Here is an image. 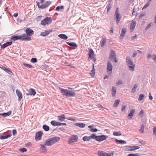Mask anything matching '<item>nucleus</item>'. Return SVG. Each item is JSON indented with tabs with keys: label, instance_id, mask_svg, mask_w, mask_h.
Returning a JSON list of instances; mask_svg holds the SVG:
<instances>
[{
	"label": "nucleus",
	"instance_id": "nucleus-1",
	"mask_svg": "<svg viewBox=\"0 0 156 156\" xmlns=\"http://www.w3.org/2000/svg\"><path fill=\"white\" fill-rule=\"evenodd\" d=\"M60 138L58 137L51 138L47 140L44 142V145L47 146H51L59 140Z\"/></svg>",
	"mask_w": 156,
	"mask_h": 156
},
{
	"label": "nucleus",
	"instance_id": "nucleus-2",
	"mask_svg": "<svg viewBox=\"0 0 156 156\" xmlns=\"http://www.w3.org/2000/svg\"><path fill=\"white\" fill-rule=\"evenodd\" d=\"M61 93L62 95L66 97H73L76 95V93L73 91L70 90L59 88Z\"/></svg>",
	"mask_w": 156,
	"mask_h": 156
},
{
	"label": "nucleus",
	"instance_id": "nucleus-3",
	"mask_svg": "<svg viewBox=\"0 0 156 156\" xmlns=\"http://www.w3.org/2000/svg\"><path fill=\"white\" fill-rule=\"evenodd\" d=\"M36 3L39 8L44 9L47 7L51 4V2L50 1L45 2L44 0H41L40 2H37Z\"/></svg>",
	"mask_w": 156,
	"mask_h": 156
},
{
	"label": "nucleus",
	"instance_id": "nucleus-4",
	"mask_svg": "<svg viewBox=\"0 0 156 156\" xmlns=\"http://www.w3.org/2000/svg\"><path fill=\"white\" fill-rule=\"evenodd\" d=\"M126 61L127 64L129 66V70L131 71L134 70L135 67V65L131 60L129 56L126 57Z\"/></svg>",
	"mask_w": 156,
	"mask_h": 156
},
{
	"label": "nucleus",
	"instance_id": "nucleus-5",
	"mask_svg": "<svg viewBox=\"0 0 156 156\" xmlns=\"http://www.w3.org/2000/svg\"><path fill=\"white\" fill-rule=\"evenodd\" d=\"M78 140V137L77 136L74 135L71 136L70 138L68 141V143L69 144L72 145L74 143L77 142Z\"/></svg>",
	"mask_w": 156,
	"mask_h": 156
},
{
	"label": "nucleus",
	"instance_id": "nucleus-6",
	"mask_svg": "<svg viewBox=\"0 0 156 156\" xmlns=\"http://www.w3.org/2000/svg\"><path fill=\"white\" fill-rule=\"evenodd\" d=\"M52 21L51 18L46 17L44 19L42 20L41 22V24L43 25H45L51 23Z\"/></svg>",
	"mask_w": 156,
	"mask_h": 156
},
{
	"label": "nucleus",
	"instance_id": "nucleus-7",
	"mask_svg": "<svg viewBox=\"0 0 156 156\" xmlns=\"http://www.w3.org/2000/svg\"><path fill=\"white\" fill-rule=\"evenodd\" d=\"M116 59V55L115 54V53L113 50H112L110 53V59L112 61L114 59V62H117V61Z\"/></svg>",
	"mask_w": 156,
	"mask_h": 156
},
{
	"label": "nucleus",
	"instance_id": "nucleus-8",
	"mask_svg": "<svg viewBox=\"0 0 156 156\" xmlns=\"http://www.w3.org/2000/svg\"><path fill=\"white\" fill-rule=\"evenodd\" d=\"M115 16V17L116 19V23H118L119 22L121 17L119 13V9L118 8L116 9Z\"/></svg>",
	"mask_w": 156,
	"mask_h": 156
},
{
	"label": "nucleus",
	"instance_id": "nucleus-9",
	"mask_svg": "<svg viewBox=\"0 0 156 156\" xmlns=\"http://www.w3.org/2000/svg\"><path fill=\"white\" fill-rule=\"evenodd\" d=\"M113 66L111 62L108 61L107 63V71L108 73H111L112 72Z\"/></svg>",
	"mask_w": 156,
	"mask_h": 156
},
{
	"label": "nucleus",
	"instance_id": "nucleus-10",
	"mask_svg": "<svg viewBox=\"0 0 156 156\" xmlns=\"http://www.w3.org/2000/svg\"><path fill=\"white\" fill-rule=\"evenodd\" d=\"M107 137L108 136L104 135L98 136L96 137V140L99 142L102 141L106 139Z\"/></svg>",
	"mask_w": 156,
	"mask_h": 156
},
{
	"label": "nucleus",
	"instance_id": "nucleus-11",
	"mask_svg": "<svg viewBox=\"0 0 156 156\" xmlns=\"http://www.w3.org/2000/svg\"><path fill=\"white\" fill-rule=\"evenodd\" d=\"M20 40H27L29 41L30 40V37H28L27 34H23L21 35H19Z\"/></svg>",
	"mask_w": 156,
	"mask_h": 156
},
{
	"label": "nucleus",
	"instance_id": "nucleus-12",
	"mask_svg": "<svg viewBox=\"0 0 156 156\" xmlns=\"http://www.w3.org/2000/svg\"><path fill=\"white\" fill-rule=\"evenodd\" d=\"M27 35L28 36H32L34 34V31L31 29L27 28L26 30Z\"/></svg>",
	"mask_w": 156,
	"mask_h": 156
},
{
	"label": "nucleus",
	"instance_id": "nucleus-13",
	"mask_svg": "<svg viewBox=\"0 0 156 156\" xmlns=\"http://www.w3.org/2000/svg\"><path fill=\"white\" fill-rule=\"evenodd\" d=\"M16 94L18 97V101H20L23 98V96L21 92L19 90L17 89L16 90Z\"/></svg>",
	"mask_w": 156,
	"mask_h": 156
},
{
	"label": "nucleus",
	"instance_id": "nucleus-14",
	"mask_svg": "<svg viewBox=\"0 0 156 156\" xmlns=\"http://www.w3.org/2000/svg\"><path fill=\"white\" fill-rule=\"evenodd\" d=\"M42 135V132L41 131H38L36 134L35 139L36 140H39L41 138Z\"/></svg>",
	"mask_w": 156,
	"mask_h": 156
},
{
	"label": "nucleus",
	"instance_id": "nucleus-15",
	"mask_svg": "<svg viewBox=\"0 0 156 156\" xmlns=\"http://www.w3.org/2000/svg\"><path fill=\"white\" fill-rule=\"evenodd\" d=\"M36 94L35 90L32 88H30L29 90V93L26 94L27 95H33L34 96Z\"/></svg>",
	"mask_w": 156,
	"mask_h": 156
},
{
	"label": "nucleus",
	"instance_id": "nucleus-16",
	"mask_svg": "<svg viewBox=\"0 0 156 156\" xmlns=\"http://www.w3.org/2000/svg\"><path fill=\"white\" fill-rule=\"evenodd\" d=\"M12 44V42H7L4 44H3L1 46V49H3L6 48V47Z\"/></svg>",
	"mask_w": 156,
	"mask_h": 156
},
{
	"label": "nucleus",
	"instance_id": "nucleus-17",
	"mask_svg": "<svg viewBox=\"0 0 156 156\" xmlns=\"http://www.w3.org/2000/svg\"><path fill=\"white\" fill-rule=\"evenodd\" d=\"M116 89L115 87L114 86H112V96L114 97L116 94Z\"/></svg>",
	"mask_w": 156,
	"mask_h": 156
},
{
	"label": "nucleus",
	"instance_id": "nucleus-18",
	"mask_svg": "<svg viewBox=\"0 0 156 156\" xmlns=\"http://www.w3.org/2000/svg\"><path fill=\"white\" fill-rule=\"evenodd\" d=\"M75 125L81 128H84L86 126L85 124L82 123H76L75 124Z\"/></svg>",
	"mask_w": 156,
	"mask_h": 156
},
{
	"label": "nucleus",
	"instance_id": "nucleus-19",
	"mask_svg": "<svg viewBox=\"0 0 156 156\" xmlns=\"http://www.w3.org/2000/svg\"><path fill=\"white\" fill-rule=\"evenodd\" d=\"M58 37L61 39L64 40H66L68 38V37L66 35L64 34H60L58 35Z\"/></svg>",
	"mask_w": 156,
	"mask_h": 156
},
{
	"label": "nucleus",
	"instance_id": "nucleus-20",
	"mask_svg": "<svg viewBox=\"0 0 156 156\" xmlns=\"http://www.w3.org/2000/svg\"><path fill=\"white\" fill-rule=\"evenodd\" d=\"M89 49V56L90 58H93L94 55V51L91 48Z\"/></svg>",
	"mask_w": 156,
	"mask_h": 156
},
{
	"label": "nucleus",
	"instance_id": "nucleus-21",
	"mask_svg": "<svg viewBox=\"0 0 156 156\" xmlns=\"http://www.w3.org/2000/svg\"><path fill=\"white\" fill-rule=\"evenodd\" d=\"M11 111H10L6 113L0 114V115L3 116L4 117H7L10 115L11 113Z\"/></svg>",
	"mask_w": 156,
	"mask_h": 156
},
{
	"label": "nucleus",
	"instance_id": "nucleus-22",
	"mask_svg": "<svg viewBox=\"0 0 156 156\" xmlns=\"http://www.w3.org/2000/svg\"><path fill=\"white\" fill-rule=\"evenodd\" d=\"M58 120L61 121H62L66 119V117L64 114H62L60 116H58Z\"/></svg>",
	"mask_w": 156,
	"mask_h": 156
},
{
	"label": "nucleus",
	"instance_id": "nucleus-23",
	"mask_svg": "<svg viewBox=\"0 0 156 156\" xmlns=\"http://www.w3.org/2000/svg\"><path fill=\"white\" fill-rule=\"evenodd\" d=\"M126 29L124 28H122L120 35V37H123L125 35Z\"/></svg>",
	"mask_w": 156,
	"mask_h": 156
},
{
	"label": "nucleus",
	"instance_id": "nucleus-24",
	"mask_svg": "<svg viewBox=\"0 0 156 156\" xmlns=\"http://www.w3.org/2000/svg\"><path fill=\"white\" fill-rule=\"evenodd\" d=\"M135 112V110L134 109L132 110L129 113V114L128 116L130 118H132Z\"/></svg>",
	"mask_w": 156,
	"mask_h": 156
},
{
	"label": "nucleus",
	"instance_id": "nucleus-25",
	"mask_svg": "<svg viewBox=\"0 0 156 156\" xmlns=\"http://www.w3.org/2000/svg\"><path fill=\"white\" fill-rule=\"evenodd\" d=\"M99 156H106V152L101 151H99L98 152Z\"/></svg>",
	"mask_w": 156,
	"mask_h": 156
},
{
	"label": "nucleus",
	"instance_id": "nucleus-26",
	"mask_svg": "<svg viewBox=\"0 0 156 156\" xmlns=\"http://www.w3.org/2000/svg\"><path fill=\"white\" fill-rule=\"evenodd\" d=\"M11 39L14 41L18 39H20V36L19 35L12 36L11 37Z\"/></svg>",
	"mask_w": 156,
	"mask_h": 156
},
{
	"label": "nucleus",
	"instance_id": "nucleus-27",
	"mask_svg": "<svg viewBox=\"0 0 156 156\" xmlns=\"http://www.w3.org/2000/svg\"><path fill=\"white\" fill-rule=\"evenodd\" d=\"M66 44L69 45L73 47H77V45L73 42H67Z\"/></svg>",
	"mask_w": 156,
	"mask_h": 156
},
{
	"label": "nucleus",
	"instance_id": "nucleus-28",
	"mask_svg": "<svg viewBox=\"0 0 156 156\" xmlns=\"http://www.w3.org/2000/svg\"><path fill=\"white\" fill-rule=\"evenodd\" d=\"M138 85L137 84H135L134 85V86L132 88L131 92L132 93H134L136 90V88L138 87Z\"/></svg>",
	"mask_w": 156,
	"mask_h": 156
},
{
	"label": "nucleus",
	"instance_id": "nucleus-29",
	"mask_svg": "<svg viewBox=\"0 0 156 156\" xmlns=\"http://www.w3.org/2000/svg\"><path fill=\"white\" fill-rule=\"evenodd\" d=\"M136 25V23L135 22H132L131 23L130 26V29L131 30H133L135 27Z\"/></svg>",
	"mask_w": 156,
	"mask_h": 156
},
{
	"label": "nucleus",
	"instance_id": "nucleus-30",
	"mask_svg": "<svg viewBox=\"0 0 156 156\" xmlns=\"http://www.w3.org/2000/svg\"><path fill=\"white\" fill-rule=\"evenodd\" d=\"M145 97V95L143 94H140L138 98V101H141Z\"/></svg>",
	"mask_w": 156,
	"mask_h": 156
},
{
	"label": "nucleus",
	"instance_id": "nucleus-31",
	"mask_svg": "<svg viewBox=\"0 0 156 156\" xmlns=\"http://www.w3.org/2000/svg\"><path fill=\"white\" fill-rule=\"evenodd\" d=\"M49 33V32L48 31H45L41 32L40 34V35L42 36H45L48 35Z\"/></svg>",
	"mask_w": 156,
	"mask_h": 156
},
{
	"label": "nucleus",
	"instance_id": "nucleus-32",
	"mask_svg": "<svg viewBox=\"0 0 156 156\" xmlns=\"http://www.w3.org/2000/svg\"><path fill=\"white\" fill-rule=\"evenodd\" d=\"M11 136V134H8L6 136H1L0 137V139H7V138H8V137H10V136Z\"/></svg>",
	"mask_w": 156,
	"mask_h": 156
},
{
	"label": "nucleus",
	"instance_id": "nucleus-33",
	"mask_svg": "<svg viewBox=\"0 0 156 156\" xmlns=\"http://www.w3.org/2000/svg\"><path fill=\"white\" fill-rule=\"evenodd\" d=\"M120 102V100L119 99L116 100L114 104V106L115 107H117L118 105L119 104Z\"/></svg>",
	"mask_w": 156,
	"mask_h": 156
},
{
	"label": "nucleus",
	"instance_id": "nucleus-34",
	"mask_svg": "<svg viewBox=\"0 0 156 156\" xmlns=\"http://www.w3.org/2000/svg\"><path fill=\"white\" fill-rule=\"evenodd\" d=\"M43 128L45 131H48L49 129V127L48 126L46 125H44L43 126Z\"/></svg>",
	"mask_w": 156,
	"mask_h": 156
},
{
	"label": "nucleus",
	"instance_id": "nucleus-35",
	"mask_svg": "<svg viewBox=\"0 0 156 156\" xmlns=\"http://www.w3.org/2000/svg\"><path fill=\"white\" fill-rule=\"evenodd\" d=\"M83 140L84 141H89L90 139L89 136H84L83 138Z\"/></svg>",
	"mask_w": 156,
	"mask_h": 156
},
{
	"label": "nucleus",
	"instance_id": "nucleus-36",
	"mask_svg": "<svg viewBox=\"0 0 156 156\" xmlns=\"http://www.w3.org/2000/svg\"><path fill=\"white\" fill-rule=\"evenodd\" d=\"M113 134L115 136H120L122 135L121 132L119 131L118 132L115 131L113 132Z\"/></svg>",
	"mask_w": 156,
	"mask_h": 156
},
{
	"label": "nucleus",
	"instance_id": "nucleus-37",
	"mask_svg": "<svg viewBox=\"0 0 156 156\" xmlns=\"http://www.w3.org/2000/svg\"><path fill=\"white\" fill-rule=\"evenodd\" d=\"M106 42V39H103L101 40V46L103 47Z\"/></svg>",
	"mask_w": 156,
	"mask_h": 156
},
{
	"label": "nucleus",
	"instance_id": "nucleus-38",
	"mask_svg": "<svg viewBox=\"0 0 156 156\" xmlns=\"http://www.w3.org/2000/svg\"><path fill=\"white\" fill-rule=\"evenodd\" d=\"M115 141L116 142H119V143H120V144H126V142L125 141L123 140H118L117 139H115Z\"/></svg>",
	"mask_w": 156,
	"mask_h": 156
},
{
	"label": "nucleus",
	"instance_id": "nucleus-39",
	"mask_svg": "<svg viewBox=\"0 0 156 156\" xmlns=\"http://www.w3.org/2000/svg\"><path fill=\"white\" fill-rule=\"evenodd\" d=\"M90 74L92 76H94L95 75L94 69V66L92 68V70L90 73Z\"/></svg>",
	"mask_w": 156,
	"mask_h": 156
},
{
	"label": "nucleus",
	"instance_id": "nucleus-40",
	"mask_svg": "<svg viewBox=\"0 0 156 156\" xmlns=\"http://www.w3.org/2000/svg\"><path fill=\"white\" fill-rule=\"evenodd\" d=\"M153 25V23H149L147 26L145 28V30H147L148 29H149L150 27Z\"/></svg>",
	"mask_w": 156,
	"mask_h": 156
},
{
	"label": "nucleus",
	"instance_id": "nucleus-41",
	"mask_svg": "<svg viewBox=\"0 0 156 156\" xmlns=\"http://www.w3.org/2000/svg\"><path fill=\"white\" fill-rule=\"evenodd\" d=\"M23 65L25 67H27L28 68H32L33 67V66L30 65L26 64V63H23Z\"/></svg>",
	"mask_w": 156,
	"mask_h": 156
},
{
	"label": "nucleus",
	"instance_id": "nucleus-42",
	"mask_svg": "<svg viewBox=\"0 0 156 156\" xmlns=\"http://www.w3.org/2000/svg\"><path fill=\"white\" fill-rule=\"evenodd\" d=\"M126 151H133V149H132V147L131 146H129L127 147L126 148Z\"/></svg>",
	"mask_w": 156,
	"mask_h": 156
},
{
	"label": "nucleus",
	"instance_id": "nucleus-43",
	"mask_svg": "<svg viewBox=\"0 0 156 156\" xmlns=\"http://www.w3.org/2000/svg\"><path fill=\"white\" fill-rule=\"evenodd\" d=\"M90 137V139L91 138L95 139L96 140V137H97V136H96L94 134H93L89 136Z\"/></svg>",
	"mask_w": 156,
	"mask_h": 156
},
{
	"label": "nucleus",
	"instance_id": "nucleus-44",
	"mask_svg": "<svg viewBox=\"0 0 156 156\" xmlns=\"http://www.w3.org/2000/svg\"><path fill=\"white\" fill-rule=\"evenodd\" d=\"M150 4V3H149V2H147L144 6L143 7L142 9L143 10L147 8L149 6Z\"/></svg>",
	"mask_w": 156,
	"mask_h": 156
},
{
	"label": "nucleus",
	"instance_id": "nucleus-45",
	"mask_svg": "<svg viewBox=\"0 0 156 156\" xmlns=\"http://www.w3.org/2000/svg\"><path fill=\"white\" fill-rule=\"evenodd\" d=\"M132 147V149H133V151H134L135 150H136V149H137L139 148L140 147H139L138 146H131Z\"/></svg>",
	"mask_w": 156,
	"mask_h": 156
},
{
	"label": "nucleus",
	"instance_id": "nucleus-46",
	"mask_svg": "<svg viewBox=\"0 0 156 156\" xmlns=\"http://www.w3.org/2000/svg\"><path fill=\"white\" fill-rule=\"evenodd\" d=\"M152 58L154 62L156 63V55L154 54L152 55Z\"/></svg>",
	"mask_w": 156,
	"mask_h": 156
},
{
	"label": "nucleus",
	"instance_id": "nucleus-47",
	"mask_svg": "<svg viewBox=\"0 0 156 156\" xmlns=\"http://www.w3.org/2000/svg\"><path fill=\"white\" fill-rule=\"evenodd\" d=\"M37 62V59L36 58H33L31 59V62L32 63H35Z\"/></svg>",
	"mask_w": 156,
	"mask_h": 156
},
{
	"label": "nucleus",
	"instance_id": "nucleus-48",
	"mask_svg": "<svg viewBox=\"0 0 156 156\" xmlns=\"http://www.w3.org/2000/svg\"><path fill=\"white\" fill-rule=\"evenodd\" d=\"M144 125H142L140 128V131L142 133H144Z\"/></svg>",
	"mask_w": 156,
	"mask_h": 156
},
{
	"label": "nucleus",
	"instance_id": "nucleus-49",
	"mask_svg": "<svg viewBox=\"0 0 156 156\" xmlns=\"http://www.w3.org/2000/svg\"><path fill=\"white\" fill-rule=\"evenodd\" d=\"M64 6H58L57 7L56 9V10H59L60 9H64Z\"/></svg>",
	"mask_w": 156,
	"mask_h": 156
},
{
	"label": "nucleus",
	"instance_id": "nucleus-50",
	"mask_svg": "<svg viewBox=\"0 0 156 156\" xmlns=\"http://www.w3.org/2000/svg\"><path fill=\"white\" fill-rule=\"evenodd\" d=\"M123 83V82L121 80H120L118 81L116 83V84L117 85H119L121 84H122Z\"/></svg>",
	"mask_w": 156,
	"mask_h": 156
},
{
	"label": "nucleus",
	"instance_id": "nucleus-51",
	"mask_svg": "<svg viewBox=\"0 0 156 156\" xmlns=\"http://www.w3.org/2000/svg\"><path fill=\"white\" fill-rule=\"evenodd\" d=\"M56 122L54 120H52L51 122V124L54 126H56Z\"/></svg>",
	"mask_w": 156,
	"mask_h": 156
},
{
	"label": "nucleus",
	"instance_id": "nucleus-52",
	"mask_svg": "<svg viewBox=\"0 0 156 156\" xmlns=\"http://www.w3.org/2000/svg\"><path fill=\"white\" fill-rule=\"evenodd\" d=\"M45 146L44 145H44H41V149L43 150H44V151H45L46 149V147H45Z\"/></svg>",
	"mask_w": 156,
	"mask_h": 156
},
{
	"label": "nucleus",
	"instance_id": "nucleus-53",
	"mask_svg": "<svg viewBox=\"0 0 156 156\" xmlns=\"http://www.w3.org/2000/svg\"><path fill=\"white\" fill-rule=\"evenodd\" d=\"M128 156H139L137 154H130L128 155Z\"/></svg>",
	"mask_w": 156,
	"mask_h": 156
},
{
	"label": "nucleus",
	"instance_id": "nucleus-54",
	"mask_svg": "<svg viewBox=\"0 0 156 156\" xmlns=\"http://www.w3.org/2000/svg\"><path fill=\"white\" fill-rule=\"evenodd\" d=\"M114 153L112 152L110 153H106V156H113Z\"/></svg>",
	"mask_w": 156,
	"mask_h": 156
},
{
	"label": "nucleus",
	"instance_id": "nucleus-55",
	"mask_svg": "<svg viewBox=\"0 0 156 156\" xmlns=\"http://www.w3.org/2000/svg\"><path fill=\"white\" fill-rule=\"evenodd\" d=\"M135 8H134L133 9V12H132V14L133 15L136 16L137 15V13L135 11Z\"/></svg>",
	"mask_w": 156,
	"mask_h": 156
},
{
	"label": "nucleus",
	"instance_id": "nucleus-56",
	"mask_svg": "<svg viewBox=\"0 0 156 156\" xmlns=\"http://www.w3.org/2000/svg\"><path fill=\"white\" fill-rule=\"evenodd\" d=\"M88 127L90 128L89 130L90 131L92 132V130L94 129V128H93V126L92 125L89 126H88Z\"/></svg>",
	"mask_w": 156,
	"mask_h": 156
},
{
	"label": "nucleus",
	"instance_id": "nucleus-57",
	"mask_svg": "<svg viewBox=\"0 0 156 156\" xmlns=\"http://www.w3.org/2000/svg\"><path fill=\"white\" fill-rule=\"evenodd\" d=\"M153 134L156 135V126L154 127L153 131Z\"/></svg>",
	"mask_w": 156,
	"mask_h": 156
},
{
	"label": "nucleus",
	"instance_id": "nucleus-58",
	"mask_svg": "<svg viewBox=\"0 0 156 156\" xmlns=\"http://www.w3.org/2000/svg\"><path fill=\"white\" fill-rule=\"evenodd\" d=\"M20 151L22 152H24L27 151V149L25 148H22L20 149Z\"/></svg>",
	"mask_w": 156,
	"mask_h": 156
},
{
	"label": "nucleus",
	"instance_id": "nucleus-59",
	"mask_svg": "<svg viewBox=\"0 0 156 156\" xmlns=\"http://www.w3.org/2000/svg\"><path fill=\"white\" fill-rule=\"evenodd\" d=\"M137 54V52L136 51H135L133 52V58H134L136 55Z\"/></svg>",
	"mask_w": 156,
	"mask_h": 156
},
{
	"label": "nucleus",
	"instance_id": "nucleus-60",
	"mask_svg": "<svg viewBox=\"0 0 156 156\" xmlns=\"http://www.w3.org/2000/svg\"><path fill=\"white\" fill-rule=\"evenodd\" d=\"M12 134L13 136H15L16 134V131L15 129L12 130Z\"/></svg>",
	"mask_w": 156,
	"mask_h": 156
},
{
	"label": "nucleus",
	"instance_id": "nucleus-61",
	"mask_svg": "<svg viewBox=\"0 0 156 156\" xmlns=\"http://www.w3.org/2000/svg\"><path fill=\"white\" fill-rule=\"evenodd\" d=\"M126 107L125 105L122 106V109H121L122 111H124L125 110V109H126Z\"/></svg>",
	"mask_w": 156,
	"mask_h": 156
},
{
	"label": "nucleus",
	"instance_id": "nucleus-62",
	"mask_svg": "<svg viewBox=\"0 0 156 156\" xmlns=\"http://www.w3.org/2000/svg\"><path fill=\"white\" fill-rule=\"evenodd\" d=\"M111 9V6L110 4L109 5L107 9V12H108Z\"/></svg>",
	"mask_w": 156,
	"mask_h": 156
},
{
	"label": "nucleus",
	"instance_id": "nucleus-63",
	"mask_svg": "<svg viewBox=\"0 0 156 156\" xmlns=\"http://www.w3.org/2000/svg\"><path fill=\"white\" fill-rule=\"evenodd\" d=\"M144 114V112L143 110L141 111L139 113V115H143Z\"/></svg>",
	"mask_w": 156,
	"mask_h": 156
},
{
	"label": "nucleus",
	"instance_id": "nucleus-64",
	"mask_svg": "<svg viewBox=\"0 0 156 156\" xmlns=\"http://www.w3.org/2000/svg\"><path fill=\"white\" fill-rule=\"evenodd\" d=\"M149 98L150 99L152 100L153 99V97L151 96L150 93H149Z\"/></svg>",
	"mask_w": 156,
	"mask_h": 156
}]
</instances>
